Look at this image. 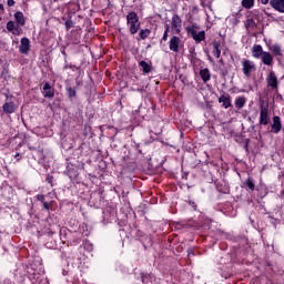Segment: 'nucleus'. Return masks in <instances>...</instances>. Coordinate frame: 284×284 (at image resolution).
<instances>
[{
	"instance_id": "29",
	"label": "nucleus",
	"mask_w": 284,
	"mask_h": 284,
	"mask_svg": "<svg viewBox=\"0 0 284 284\" xmlns=\"http://www.w3.org/2000/svg\"><path fill=\"white\" fill-rule=\"evenodd\" d=\"M43 90L44 91H48V90L50 91V90H52V85H50V83L45 82L44 85H43Z\"/></svg>"
},
{
	"instance_id": "26",
	"label": "nucleus",
	"mask_w": 284,
	"mask_h": 284,
	"mask_svg": "<svg viewBox=\"0 0 284 284\" xmlns=\"http://www.w3.org/2000/svg\"><path fill=\"white\" fill-rule=\"evenodd\" d=\"M43 97H44L45 99H52V98L54 97V91H52V90H47V91L43 92Z\"/></svg>"
},
{
	"instance_id": "16",
	"label": "nucleus",
	"mask_w": 284,
	"mask_h": 284,
	"mask_svg": "<svg viewBox=\"0 0 284 284\" xmlns=\"http://www.w3.org/2000/svg\"><path fill=\"white\" fill-rule=\"evenodd\" d=\"M219 103H222L225 110H227V108H232V100H230V97H225V95L220 97Z\"/></svg>"
},
{
	"instance_id": "17",
	"label": "nucleus",
	"mask_w": 284,
	"mask_h": 284,
	"mask_svg": "<svg viewBox=\"0 0 284 284\" xmlns=\"http://www.w3.org/2000/svg\"><path fill=\"white\" fill-rule=\"evenodd\" d=\"M245 103H247L245 97H237L235 99V108H237V110H243V108H245Z\"/></svg>"
},
{
	"instance_id": "2",
	"label": "nucleus",
	"mask_w": 284,
	"mask_h": 284,
	"mask_svg": "<svg viewBox=\"0 0 284 284\" xmlns=\"http://www.w3.org/2000/svg\"><path fill=\"white\" fill-rule=\"evenodd\" d=\"M251 53L253 59H262V63H264V65H274V55L267 51H263V47L261 44H254L251 49Z\"/></svg>"
},
{
	"instance_id": "36",
	"label": "nucleus",
	"mask_w": 284,
	"mask_h": 284,
	"mask_svg": "<svg viewBox=\"0 0 284 284\" xmlns=\"http://www.w3.org/2000/svg\"><path fill=\"white\" fill-rule=\"evenodd\" d=\"M68 68L72 69V68H74V65H72V64H65V65H64V70H68Z\"/></svg>"
},
{
	"instance_id": "22",
	"label": "nucleus",
	"mask_w": 284,
	"mask_h": 284,
	"mask_svg": "<svg viewBox=\"0 0 284 284\" xmlns=\"http://www.w3.org/2000/svg\"><path fill=\"white\" fill-rule=\"evenodd\" d=\"M242 7H244L245 10H252V8H254V0H242Z\"/></svg>"
},
{
	"instance_id": "27",
	"label": "nucleus",
	"mask_w": 284,
	"mask_h": 284,
	"mask_svg": "<svg viewBox=\"0 0 284 284\" xmlns=\"http://www.w3.org/2000/svg\"><path fill=\"white\" fill-rule=\"evenodd\" d=\"M64 26H65V30L68 31L71 28H74V22L71 19H69L65 21Z\"/></svg>"
},
{
	"instance_id": "34",
	"label": "nucleus",
	"mask_w": 284,
	"mask_h": 284,
	"mask_svg": "<svg viewBox=\"0 0 284 284\" xmlns=\"http://www.w3.org/2000/svg\"><path fill=\"white\" fill-rule=\"evenodd\" d=\"M53 179H54V178H52V175H48V176H47V181H48L50 184H52Z\"/></svg>"
},
{
	"instance_id": "38",
	"label": "nucleus",
	"mask_w": 284,
	"mask_h": 284,
	"mask_svg": "<svg viewBox=\"0 0 284 284\" xmlns=\"http://www.w3.org/2000/svg\"><path fill=\"white\" fill-rule=\"evenodd\" d=\"M191 205H192L193 210H196V204L194 202H191Z\"/></svg>"
},
{
	"instance_id": "24",
	"label": "nucleus",
	"mask_w": 284,
	"mask_h": 284,
	"mask_svg": "<svg viewBox=\"0 0 284 284\" xmlns=\"http://www.w3.org/2000/svg\"><path fill=\"white\" fill-rule=\"evenodd\" d=\"M141 281H142V283L148 284V283H150V281H152V275H150L148 273L142 274Z\"/></svg>"
},
{
	"instance_id": "14",
	"label": "nucleus",
	"mask_w": 284,
	"mask_h": 284,
	"mask_svg": "<svg viewBox=\"0 0 284 284\" xmlns=\"http://www.w3.org/2000/svg\"><path fill=\"white\" fill-rule=\"evenodd\" d=\"M200 77L204 83H207V81H210V79H212L210 69L205 68V69L200 70Z\"/></svg>"
},
{
	"instance_id": "12",
	"label": "nucleus",
	"mask_w": 284,
	"mask_h": 284,
	"mask_svg": "<svg viewBox=\"0 0 284 284\" xmlns=\"http://www.w3.org/2000/svg\"><path fill=\"white\" fill-rule=\"evenodd\" d=\"M190 32H191V37H193L194 41H196L197 43H201V41L205 40V31L199 32L192 29Z\"/></svg>"
},
{
	"instance_id": "30",
	"label": "nucleus",
	"mask_w": 284,
	"mask_h": 284,
	"mask_svg": "<svg viewBox=\"0 0 284 284\" xmlns=\"http://www.w3.org/2000/svg\"><path fill=\"white\" fill-rule=\"evenodd\" d=\"M37 200L41 203H45V195H37Z\"/></svg>"
},
{
	"instance_id": "13",
	"label": "nucleus",
	"mask_w": 284,
	"mask_h": 284,
	"mask_svg": "<svg viewBox=\"0 0 284 284\" xmlns=\"http://www.w3.org/2000/svg\"><path fill=\"white\" fill-rule=\"evenodd\" d=\"M2 110L6 114H14L17 105H14V102H7L2 105Z\"/></svg>"
},
{
	"instance_id": "8",
	"label": "nucleus",
	"mask_w": 284,
	"mask_h": 284,
	"mask_svg": "<svg viewBox=\"0 0 284 284\" xmlns=\"http://www.w3.org/2000/svg\"><path fill=\"white\" fill-rule=\"evenodd\" d=\"M20 54H28L30 52V39L27 37L21 38L19 45Z\"/></svg>"
},
{
	"instance_id": "25",
	"label": "nucleus",
	"mask_w": 284,
	"mask_h": 284,
	"mask_svg": "<svg viewBox=\"0 0 284 284\" xmlns=\"http://www.w3.org/2000/svg\"><path fill=\"white\" fill-rule=\"evenodd\" d=\"M245 185H246V187H247L248 190H254V187H255L254 181H253L252 179H247V180L245 181Z\"/></svg>"
},
{
	"instance_id": "37",
	"label": "nucleus",
	"mask_w": 284,
	"mask_h": 284,
	"mask_svg": "<svg viewBox=\"0 0 284 284\" xmlns=\"http://www.w3.org/2000/svg\"><path fill=\"white\" fill-rule=\"evenodd\" d=\"M164 32H166V33L170 32V26H166V27H165V31H164Z\"/></svg>"
},
{
	"instance_id": "9",
	"label": "nucleus",
	"mask_w": 284,
	"mask_h": 284,
	"mask_svg": "<svg viewBox=\"0 0 284 284\" xmlns=\"http://www.w3.org/2000/svg\"><path fill=\"white\" fill-rule=\"evenodd\" d=\"M281 130H283V124L281 123V116L275 115L273 118V124L271 125V131L273 132V134H278Z\"/></svg>"
},
{
	"instance_id": "4",
	"label": "nucleus",
	"mask_w": 284,
	"mask_h": 284,
	"mask_svg": "<svg viewBox=\"0 0 284 284\" xmlns=\"http://www.w3.org/2000/svg\"><path fill=\"white\" fill-rule=\"evenodd\" d=\"M260 109V125H270V108L262 102Z\"/></svg>"
},
{
	"instance_id": "10",
	"label": "nucleus",
	"mask_w": 284,
	"mask_h": 284,
	"mask_svg": "<svg viewBox=\"0 0 284 284\" xmlns=\"http://www.w3.org/2000/svg\"><path fill=\"white\" fill-rule=\"evenodd\" d=\"M169 48L171 52H179V48H181V38L173 36L169 42Z\"/></svg>"
},
{
	"instance_id": "31",
	"label": "nucleus",
	"mask_w": 284,
	"mask_h": 284,
	"mask_svg": "<svg viewBox=\"0 0 284 284\" xmlns=\"http://www.w3.org/2000/svg\"><path fill=\"white\" fill-rule=\"evenodd\" d=\"M14 0H8L7 1V6H9V8H12V6H14Z\"/></svg>"
},
{
	"instance_id": "7",
	"label": "nucleus",
	"mask_w": 284,
	"mask_h": 284,
	"mask_svg": "<svg viewBox=\"0 0 284 284\" xmlns=\"http://www.w3.org/2000/svg\"><path fill=\"white\" fill-rule=\"evenodd\" d=\"M266 83L268 88L276 90L278 88V78L274 71H270L268 75L266 77Z\"/></svg>"
},
{
	"instance_id": "11",
	"label": "nucleus",
	"mask_w": 284,
	"mask_h": 284,
	"mask_svg": "<svg viewBox=\"0 0 284 284\" xmlns=\"http://www.w3.org/2000/svg\"><path fill=\"white\" fill-rule=\"evenodd\" d=\"M271 8L281 14H284V0H271L270 1Z\"/></svg>"
},
{
	"instance_id": "32",
	"label": "nucleus",
	"mask_w": 284,
	"mask_h": 284,
	"mask_svg": "<svg viewBox=\"0 0 284 284\" xmlns=\"http://www.w3.org/2000/svg\"><path fill=\"white\" fill-rule=\"evenodd\" d=\"M272 0H260V2L262 3V6H267V3H270Z\"/></svg>"
},
{
	"instance_id": "18",
	"label": "nucleus",
	"mask_w": 284,
	"mask_h": 284,
	"mask_svg": "<svg viewBox=\"0 0 284 284\" xmlns=\"http://www.w3.org/2000/svg\"><path fill=\"white\" fill-rule=\"evenodd\" d=\"M271 52L275 55V57H283V51L281 50V45L278 44H273L270 47Z\"/></svg>"
},
{
	"instance_id": "23",
	"label": "nucleus",
	"mask_w": 284,
	"mask_h": 284,
	"mask_svg": "<svg viewBox=\"0 0 284 284\" xmlns=\"http://www.w3.org/2000/svg\"><path fill=\"white\" fill-rule=\"evenodd\" d=\"M150 29H142L140 30L139 37L140 39H142V41H145V39H148V37H150Z\"/></svg>"
},
{
	"instance_id": "28",
	"label": "nucleus",
	"mask_w": 284,
	"mask_h": 284,
	"mask_svg": "<svg viewBox=\"0 0 284 284\" xmlns=\"http://www.w3.org/2000/svg\"><path fill=\"white\" fill-rule=\"evenodd\" d=\"M142 110H143V106L140 105L139 109L133 112V114H135V116H142V114H141Z\"/></svg>"
},
{
	"instance_id": "21",
	"label": "nucleus",
	"mask_w": 284,
	"mask_h": 284,
	"mask_svg": "<svg viewBox=\"0 0 284 284\" xmlns=\"http://www.w3.org/2000/svg\"><path fill=\"white\" fill-rule=\"evenodd\" d=\"M221 44L219 43V42H215L214 44H213V51H212V53L214 54V57L216 58V59H219L220 57H221Z\"/></svg>"
},
{
	"instance_id": "33",
	"label": "nucleus",
	"mask_w": 284,
	"mask_h": 284,
	"mask_svg": "<svg viewBox=\"0 0 284 284\" xmlns=\"http://www.w3.org/2000/svg\"><path fill=\"white\" fill-rule=\"evenodd\" d=\"M43 209L44 210H50V203L43 202Z\"/></svg>"
},
{
	"instance_id": "3",
	"label": "nucleus",
	"mask_w": 284,
	"mask_h": 284,
	"mask_svg": "<svg viewBox=\"0 0 284 284\" xmlns=\"http://www.w3.org/2000/svg\"><path fill=\"white\" fill-rule=\"evenodd\" d=\"M126 26L131 34H136V32L141 30V22H139V14H136V12L131 11L128 13Z\"/></svg>"
},
{
	"instance_id": "19",
	"label": "nucleus",
	"mask_w": 284,
	"mask_h": 284,
	"mask_svg": "<svg viewBox=\"0 0 284 284\" xmlns=\"http://www.w3.org/2000/svg\"><path fill=\"white\" fill-rule=\"evenodd\" d=\"M65 90H67V94H68L69 99H74L77 97V89L67 84Z\"/></svg>"
},
{
	"instance_id": "15",
	"label": "nucleus",
	"mask_w": 284,
	"mask_h": 284,
	"mask_svg": "<svg viewBox=\"0 0 284 284\" xmlns=\"http://www.w3.org/2000/svg\"><path fill=\"white\" fill-rule=\"evenodd\" d=\"M244 26L246 30H256L258 28V24L252 18H247L246 21L244 22Z\"/></svg>"
},
{
	"instance_id": "1",
	"label": "nucleus",
	"mask_w": 284,
	"mask_h": 284,
	"mask_svg": "<svg viewBox=\"0 0 284 284\" xmlns=\"http://www.w3.org/2000/svg\"><path fill=\"white\" fill-rule=\"evenodd\" d=\"M13 17L16 23L12 20L7 22V30L8 32H11V34H16V37H19V34H21V28L26 26V17L21 11H17Z\"/></svg>"
},
{
	"instance_id": "20",
	"label": "nucleus",
	"mask_w": 284,
	"mask_h": 284,
	"mask_svg": "<svg viewBox=\"0 0 284 284\" xmlns=\"http://www.w3.org/2000/svg\"><path fill=\"white\" fill-rule=\"evenodd\" d=\"M140 67L142 68V71L148 74L151 72L152 67L150 65V63H148L146 61H140Z\"/></svg>"
},
{
	"instance_id": "5",
	"label": "nucleus",
	"mask_w": 284,
	"mask_h": 284,
	"mask_svg": "<svg viewBox=\"0 0 284 284\" xmlns=\"http://www.w3.org/2000/svg\"><path fill=\"white\" fill-rule=\"evenodd\" d=\"M242 71L244 77H252V72H256V64L252 60H242Z\"/></svg>"
},
{
	"instance_id": "35",
	"label": "nucleus",
	"mask_w": 284,
	"mask_h": 284,
	"mask_svg": "<svg viewBox=\"0 0 284 284\" xmlns=\"http://www.w3.org/2000/svg\"><path fill=\"white\" fill-rule=\"evenodd\" d=\"M168 34H169V33L164 31V34H163V38H162L163 41H168Z\"/></svg>"
},
{
	"instance_id": "39",
	"label": "nucleus",
	"mask_w": 284,
	"mask_h": 284,
	"mask_svg": "<svg viewBox=\"0 0 284 284\" xmlns=\"http://www.w3.org/2000/svg\"><path fill=\"white\" fill-rule=\"evenodd\" d=\"M0 11L3 12V4L0 3Z\"/></svg>"
},
{
	"instance_id": "6",
	"label": "nucleus",
	"mask_w": 284,
	"mask_h": 284,
	"mask_svg": "<svg viewBox=\"0 0 284 284\" xmlns=\"http://www.w3.org/2000/svg\"><path fill=\"white\" fill-rule=\"evenodd\" d=\"M171 24V30L173 34H181V30H183V20H181V17H179V14H174L172 17Z\"/></svg>"
}]
</instances>
